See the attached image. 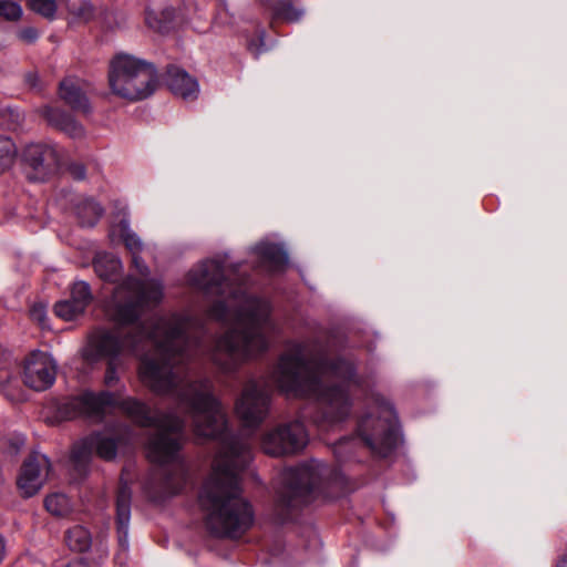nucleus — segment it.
Segmentation results:
<instances>
[{
  "label": "nucleus",
  "mask_w": 567,
  "mask_h": 567,
  "mask_svg": "<svg viewBox=\"0 0 567 567\" xmlns=\"http://www.w3.org/2000/svg\"><path fill=\"white\" fill-rule=\"evenodd\" d=\"M181 400L186 405L194 434L220 444L212 474L198 493L205 527L217 538L239 539L255 524L254 506L241 495V473L251 461L250 446L230 429L208 379L189 381Z\"/></svg>",
  "instance_id": "obj_1"
},
{
  "label": "nucleus",
  "mask_w": 567,
  "mask_h": 567,
  "mask_svg": "<svg viewBox=\"0 0 567 567\" xmlns=\"http://www.w3.org/2000/svg\"><path fill=\"white\" fill-rule=\"evenodd\" d=\"M145 340L154 344L153 353L140 358L138 375L142 382L155 394H172L178 389V367H187L199 347L184 326L169 324L163 330L155 326L147 330L143 324L124 334L101 329L90 336L84 358L91 362L118 360L123 352L136 355Z\"/></svg>",
  "instance_id": "obj_2"
},
{
  "label": "nucleus",
  "mask_w": 567,
  "mask_h": 567,
  "mask_svg": "<svg viewBox=\"0 0 567 567\" xmlns=\"http://www.w3.org/2000/svg\"><path fill=\"white\" fill-rule=\"evenodd\" d=\"M322 370L338 379V383L326 385L321 374L312 369L303 355L302 344L295 352L282 354L277 370L279 390L293 398L317 401L315 422L318 425H334L344 421L351 411L350 391L362 385L355 362L344 355L321 359Z\"/></svg>",
  "instance_id": "obj_3"
},
{
  "label": "nucleus",
  "mask_w": 567,
  "mask_h": 567,
  "mask_svg": "<svg viewBox=\"0 0 567 567\" xmlns=\"http://www.w3.org/2000/svg\"><path fill=\"white\" fill-rule=\"evenodd\" d=\"M112 409H120L141 427L157 430L147 444L148 456L153 463L168 465L178 460L184 445L185 421L173 413L153 411L148 404L136 398L118 399L114 392L107 390H84L60 403L56 413L63 421L83 419L101 423Z\"/></svg>",
  "instance_id": "obj_4"
},
{
  "label": "nucleus",
  "mask_w": 567,
  "mask_h": 567,
  "mask_svg": "<svg viewBox=\"0 0 567 567\" xmlns=\"http://www.w3.org/2000/svg\"><path fill=\"white\" fill-rule=\"evenodd\" d=\"M271 305L257 296H248L246 305L235 311L234 324L217 337L212 353L221 373L235 375L243 364L268 351L265 329L271 322Z\"/></svg>",
  "instance_id": "obj_5"
},
{
  "label": "nucleus",
  "mask_w": 567,
  "mask_h": 567,
  "mask_svg": "<svg viewBox=\"0 0 567 567\" xmlns=\"http://www.w3.org/2000/svg\"><path fill=\"white\" fill-rule=\"evenodd\" d=\"M346 484L341 468L323 462L311 461L287 468L274 505L276 523L284 525L295 522L305 506L318 499H334Z\"/></svg>",
  "instance_id": "obj_6"
},
{
  "label": "nucleus",
  "mask_w": 567,
  "mask_h": 567,
  "mask_svg": "<svg viewBox=\"0 0 567 567\" xmlns=\"http://www.w3.org/2000/svg\"><path fill=\"white\" fill-rule=\"evenodd\" d=\"M374 403L372 411L357 420L354 435L342 436L333 445L339 463L354 458L359 446L379 458H386L396 450L401 435L398 415L385 399L377 396Z\"/></svg>",
  "instance_id": "obj_7"
},
{
  "label": "nucleus",
  "mask_w": 567,
  "mask_h": 567,
  "mask_svg": "<svg viewBox=\"0 0 567 567\" xmlns=\"http://www.w3.org/2000/svg\"><path fill=\"white\" fill-rule=\"evenodd\" d=\"M109 84L114 94L130 101H140L155 92L158 74L153 63L118 53L110 64Z\"/></svg>",
  "instance_id": "obj_8"
},
{
  "label": "nucleus",
  "mask_w": 567,
  "mask_h": 567,
  "mask_svg": "<svg viewBox=\"0 0 567 567\" xmlns=\"http://www.w3.org/2000/svg\"><path fill=\"white\" fill-rule=\"evenodd\" d=\"M125 289L133 292L131 297L122 302H118L114 309V319L121 326L134 324L133 329L143 324L150 330L141 317L145 308L151 303H159L163 298V292L157 284L147 285L142 278L127 276L123 281Z\"/></svg>",
  "instance_id": "obj_9"
},
{
  "label": "nucleus",
  "mask_w": 567,
  "mask_h": 567,
  "mask_svg": "<svg viewBox=\"0 0 567 567\" xmlns=\"http://www.w3.org/2000/svg\"><path fill=\"white\" fill-rule=\"evenodd\" d=\"M309 442L306 425L300 420L281 423L266 432L261 439L264 452L271 456L300 453Z\"/></svg>",
  "instance_id": "obj_10"
},
{
  "label": "nucleus",
  "mask_w": 567,
  "mask_h": 567,
  "mask_svg": "<svg viewBox=\"0 0 567 567\" xmlns=\"http://www.w3.org/2000/svg\"><path fill=\"white\" fill-rule=\"evenodd\" d=\"M20 162L30 182H47L59 169L60 156L56 147L44 142H32L21 150Z\"/></svg>",
  "instance_id": "obj_11"
},
{
  "label": "nucleus",
  "mask_w": 567,
  "mask_h": 567,
  "mask_svg": "<svg viewBox=\"0 0 567 567\" xmlns=\"http://www.w3.org/2000/svg\"><path fill=\"white\" fill-rule=\"evenodd\" d=\"M188 282L206 295L237 298L241 293V288L233 287L225 275L224 262L216 259L205 260L190 270Z\"/></svg>",
  "instance_id": "obj_12"
},
{
  "label": "nucleus",
  "mask_w": 567,
  "mask_h": 567,
  "mask_svg": "<svg viewBox=\"0 0 567 567\" xmlns=\"http://www.w3.org/2000/svg\"><path fill=\"white\" fill-rule=\"evenodd\" d=\"M271 394L267 386L250 379L244 386L235 403V412L244 426L257 429L267 417Z\"/></svg>",
  "instance_id": "obj_13"
},
{
  "label": "nucleus",
  "mask_w": 567,
  "mask_h": 567,
  "mask_svg": "<svg viewBox=\"0 0 567 567\" xmlns=\"http://www.w3.org/2000/svg\"><path fill=\"white\" fill-rule=\"evenodd\" d=\"M56 367L52 358L42 351L31 352L24 360L22 380L34 391H44L55 381Z\"/></svg>",
  "instance_id": "obj_14"
},
{
  "label": "nucleus",
  "mask_w": 567,
  "mask_h": 567,
  "mask_svg": "<svg viewBox=\"0 0 567 567\" xmlns=\"http://www.w3.org/2000/svg\"><path fill=\"white\" fill-rule=\"evenodd\" d=\"M50 462L43 454L33 452L22 463L17 485L24 497L35 495L43 484V473L49 468Z\"/></svg>",
  "instance_id": "obj_15"
},
{
  "label": "nucleus",
  "mask_w": 567,
  "mask_h": 567,
  "mask_svg": "<svg viewBox=\"0 0 567 567\" xmlns=\"http://www.w3.org/2000/svg\"><path fill=\"white\" fill-rule=\"evenodd\" d=\"M132 491L127 485H121L116 493V533L118 546L123 550L128 548V526L131 520Z\"/></svg>",
  "instance_id": "obj_16"
},
{
  "label": "nucleus",
  "mask_w": 567,
  "mask_h": 567,
  "mask_svg": "<svg viewBox=\"0 0 567 567\" xmlns=\"http://www.w3.org/2000/svg\"><path fill=\"white\" fill-rule=\"evenodd\" d=\"M166 84L172 93L184 100L195 99L198 93V83L185 70L168 65L166 69Z\"/></svg>",
  "instance_id": "obj_17"
},
{
  "label": "nucleus",
  "mask_w": 567,
  "mask_h": 567,
  "mask_svg": "<svg viewBox=\"0 0 567 567\" xmlns=\"http://www.w3.org/2000/svg\"><path fill=\"white\" fill-rule=\"evenodd\" d=\"M59 95L74 112L89 114L91 105L85 93L70 79H64L59 85Z\"/></svg>",
  "instance_id": "obj_18"
},
{
  "label": "nucleus",
  "mask_w": 567,
  "mask_h": 567,
  "mask_svg": "<svg viewBox=\"0 0 567 567\" xmlns=\"http://www.w3.org/2000/svg\"><path fill=\"white\" fill-rule=\"evenodd\" d=\"M95 274L104 281L115 282L122 269L121 260L111 252H97L93 259Z\"/></svg>",
  "instance_id": "obj_19"
},
{
  "label": "nucleus",
  "mask_w": 567,
  "mask_h": 567,
  "mask_svg": "<svg viewBox=\"0 0 567 567\" xmlns=\"http://www.w3.org/2000/svg\"><path fill=\"white\" fill-rule=\"evenodd\" d=\"M89 442L93 444L94 452L104 461H112L116 457L120 435H106L101 431L89 434Z\"/></svg>",
  "instance_id": "obj_20"
},
{
  "label": "nucleus",
  "mask_w": 567,
  "mask_h": 567,
  "mask_svg": "<svg viewBox=\"0 0 567 567\" xmlns=\"http://www.w3.org/2000/svg\"><path fill=\"white\" fill-rule=\"evenodd\" d=\"M43 115L48 123L72 136L81 133V125L66 111L59 107L47 106Z\"/></svg>",
  "instance_id": "obj_21"
},
{
  "label": "nucleus",
  "mask_w": 567,
  "mask_h": 567,
  "mask_svg": "<svg viewBox=\"0 0 567 567\" xmlns=\"http://www.w3.org/2000/svg\"><path fill=\"white\" fill-rule=\"evenodd\" d=\"M256 252L264 262L268 264L276 271L285 270L289 261L287 251L275 243L258 245Z\"/></svg>",
  "instance_id": "obj_22"
},
{
  "label": "nucleus",
  "mask_w": 567,
  "mask_h": 567,
  "mask_svg": "<svg viewBox=\"0 0 567 567\" xmlns=\"http://www.w3.org/2000/svg\"><path fill=\"white\" fill-rule=\"evenodd\" d=\"M176 11L173 7H166L161 11L146 9L145 22L152 30L166 34L175 27Z\"/></svg>",
  "instance_id": "obj_23"
},
{
  "label": "nucleus",
  "mask_w": 567,
  "mask_h": 567,
  "mask_svg": "<svg viewBox=\"0 0 567 567\" xmlns=\"http://www.w3.org/2000/svg\"><path fill=\"white\" fill-rule=\"evenodd\" d=\"M262 8L271 14L272 20L293 22L299 20L298 11L290 0H259Z\"/></svg>",
  "instance_id": "obj_24"
},
{
  "label": "nucleus",
  "mask_w": 567,
  "mask_h": 567,
  "mask_svg": "<svg viewBox=\"0 0 567 567\" xmlns=\"http://www.w3.org/2000/svg\"><path fill=\"white\" fill-rule=\"evenodd\" d=\"M75 213L82 227H94L102 217L104 209L93 198H85L76 205Z\"/></svg>",
  "instance_id": "obj_25"
},
{
  "label": "nucleus",
  "mask_w": 567,
  "mask_h": 567,
  "mask_svg": "<svg viewBox=\"0 0 567 567\" xmlns=\"http://www.w3.org/2000/svg\"><path fill=\"white\" fill-rule=\"evenodd\" d=\"M64 540L66 546L75 553H85L92 545L91 533L81 525L69 528L65 532Z\"/></svg>",
  "instance_id": "obj_26"
},
{
  "label": "nucleus",
  "mask_w": 567,
  "mask_h": 567,
  "mask_svg": "<svg viewBox=\"0 0 567 567\" xmlns=\"http://www.w3.org/2000/svg\"><path fill=\"white\" fill-rule=\"evenodd\" d=\"M94 453L93 444L89 442V435L85 436L80 443L74 445L71 453V461L74 470L80 475H85L89 470L91 457Z\"/></svg>",
  "instance_id": "obj_27"
},
{
  "label": "nucleus",
  "mask_w": 567,
  "mask_h": 567,
  "mask_svg": "<svg viewBox=\"0 0 567 567\" xmlns=\"http://www.w3.org/2000/svg\"><path fill=\"white\" fill-rule=\"evenodd\" d=\"M117 228L125 248L131 254H141L143 250V243L140 237L131 230L130 221L126 218H122L117 224Z\"/></svg>",
  "instance_id": "obj_28"
},
{
  "label": "nucleus",
  "mask_w": 567,
  "mask_h": 567,
  "mask_svg": "<svg viewBox=\"0 0 567 567\" xmlns=\"http://www.w3.org/2000/svg\"><path fill=\"white\" fill-rule=\"evenodd\" d=\"M44 507L54 516H64L70 511V501L62 493H53L45 497Z\"/></svg>",
  "instance_id": "obj_29"
},
{
  "label": "nucleus",
  "mask_w": 567,
  "mask_h": 567,
  "mask_svg": "<svg viewBox=\"0 0 567 567\" xmlns=\"http://www.w3.org/2000/svg\"><path fill=\"white\" fill-rule=\"evenodd\" d=\"M27 6L31 11L49 21L55 19L58 11L55 0H28Z\"/></svg>",
  "instance_id": "obj_30"
},
{
  "label": "nucleus",
  "mask_w": 567,
  "mask_h": 567,
  "mask_svg": "<svg viewBox=\"0 0 567 567\" xmlns=\"http://www.w3.org/2000/svg\"><path fill=\"white\" fill-rule=\"evenodd\" d=\"M70 298L78 303L79 309L85 310L93 299L90 285L85 281L74 282Z\"/></svg>",
  "instance_id": "obj_31"
},
{
  "label": "nucleus",
  "mask_w": 567,
  "mask_h": 567,
  "mask_svg": "<svg viewBox=\"0 0 567 567\" xmlns=\"http://www.w3.org/2000/svg\"><path fill=\"white\" fill-rule=\"evenodd\" d=\"M17 155V148L10 137L0 135V174L8 169Z\"/></svg>",
  "instance_id": "obj_32"
},
{
  "label": "nucleus",
  "mask_w": 567,
  "mask_h": 567,
  "mask_svg": "<svg viewBox=\"0 0 567 567\" xmlns=\"http://www.w3.org/2000/svg\"><path fill=\"white\" fill-rule=\"evenodd\" d=\"M85 310L79 309L78 303L73 301L71 298L66 300L58 301L54 305V313L66 321L75 319L78 316L82 315Z\"/></svg>",
  "instance_id": "obj_33"
},
{
  "label": "nucleus",
  "mask_w": 567,
  "mask_h": 567,
  "mask_svg": "<svg viewBox=\"0 0 567 567\" xmlns=\"http://www.w3.org/2000/svg\"><path fill=\"white\" fill-rule=\"evenodd\" d=\"M23 115L17 109L6 107L0 112V124L7 130L16 131L21 126Z\"/></svg>",
  "instance_id": "obj_34"
},
{
  "label": "nucleus",
  "mask_w": 567,
  "mask_h": 567,
  "mask_svg": "<svg viewBox=\"0 0 567 567\" xmlns=\"http://www.w3.org/2000/svg\"><path fill=\"white\" fill-rule=\"evenodd\" d=\"M229 312V306L224 299L215 300L207 310L208 317L220 323L228 321Z\"/></svg>",
  "instance_id": "obj_35"
},
{
  "label": "nucleus",
  "mask_w": 567,
  "mask_h": 567,
  "mask_svg": "<svg viewBox=\"0 0 567 567\" xmlns=\"http://www.w3.org/2000/svg\"><path fill=\"white\" fill-rule=\"evenodd\" d=\"M22 16V8L18 2L0 0V17L8 21H18Z\"/></svg>",
  "instance_id": "obj_36"
},
{
  "label": "nucleus",
  "mask_w": 567,
  "mask_h": 567,
  "mask_svg": "<svg viewBox=\"0 0 567 567\" xmlns=\"http://www.w3.org/2000/svg\"><path fill=\"white\" fill-rule=\"evenodd\" d=\"M117 360H110L106 361V369L104 374V384L107 388H113L118 382V375H117Z\"/></svg>",
  "instance_id": "obj_37"
},
{
  "label": "nucleus",
  "mask_w": 567,
  "mask_h": 567,
  "mask_svg": "<svg viewBox=\"0 0 567 567\" xmlns=\"http://www.w3.org/2000/svg\"><path fill=\"white\" fill-rule=\"evenodd\" d=\"M265 31L259 30L254 37L248 40V50L258 56L265 49Z\"/></svg>",
  "instance_id": "obj_38"
},
{
  "label": "nucleus",
  "mask_w": 567,
  "mask_h": 567,
  "mask_svg": "<svg viewBox=\"0 0 567 567\" xmlns=\"http://www.w3.org/2000/svg\"><path fill=\"white\" fill-rule=\"evenodd\" d=\"M16 379L14 370L12 369V363L9 362L0 367V386L4 390L11 382Z\"/></svg>",
  "instance_id": "obj_39"
},
{
  "label": "nucleus",
  "mask_w": 567,
  "mask_h": 567,
  "mask_svg": "<svg viewBox=\"0 0 567 567\" xmlns=\"http://www.w3.org/2000/svg\"><path fill=\"white\" fill-rule=\"evenodd\" d=\"M131 268L135 270L137 275H140L142 278H146L150 275V269L147 265L144 262L143 258L140 256V254H131Z\"/></svg>",
  "instance_id": "obj_40"
},
{
  "label": "nucleus",
  "mask_w": 567,
  "mask_h": 567,
  "mask_svg": "<svg viewBox=\"0 0 567 567\" xmlns=\"http://www.w3.org/2000/svg\"><path fill=\"white\" fill-rule=\"evenodd\" d=\"M38 38L39 31L34 27H24L18 32V39L27 44L34 43Z\"/></svg>",
  "instance_id": "obj_41"
},
{
  "label": "nucleus",
  "mask_w": 567,
  "mask_h": 567,
  "mask_svg": "<svg viewBox=\"0 0 567 567\" xmlns=\"http://www.w3.org/2000/svg\"><path fill=\"white\" fill-rule=\"evenodd\" d=\"M69 173L75 181H83L86 176V168L83 164L73 162L69 165Z\"/></svg>",
  "instance_id": "obj_42"
},
{
  "label": "nucleus",
  "mask_w": 567,
  "mask_h": 567,
  "mask_svg": "<svg viewBox=\"0 0 567 567\" xmlns=\"http://www.w3.org/2000/svg\"><path fill=\"white\" fill-rule=\"evenodd\" d=\"M30 317L33 321L43 324L47 318L45 307L41 303L33 305L32 308L30 309Z\"/></svg>",
  "instance_id": "obj_43"
},
{
  "label": "nucleus",
  "mask_w": 567,
  "mask_h": 567,
  "mask_svg": "<svg viewBox=\"0 0 567 567\" xmlns=\"http://www.w3.org/2000/svg\"><path fill=\"white\" fill-rule=\"evenodd\" d=\"M25 82L30 85L32 89L38 87L39 78L37 73H27L25 74Z\"/></svg>",
  "instance_id": "obj_44"
},
{
  "label": "nucleus",
  "mask_w": 567,
  "mask_h": 567,
  "mask_svg": "<svg viewBox=\"0 0 567 567\" xmlns=\"http://www.w3.org/2000/svg\"><path fill=\"white\" fill-rule=\"evenodd\" d=\"M66 567H89V566L83 559H79V560L68 564Z\"/></svg>",
  "instance_id": "obj_45"
},
{
  "label": "nucleus",
  "mask_w": 567,
  "mask_h": 567,
  "mask_svg": "<svg viewBox=\"0 0 567 567\" xmlns=\"http://www.w3.org/2000/svg\"><path fill=\"white\" fill-rule=\"evenodd\" d=\"M556 567H567V555L566 556H563L558 563H557V566Z\"/></svg>",
  "instance_id": "obj_46"
},
{
  "label": "nucleus",
  "mask_w": 567,
  "mask_h": 567,
  "mask_svg": "<svg viewBox=\"0 0 567 567\" xmlns=\"http://www.w3.org/2000/svg\"><path fill=\"white\" fill-rule=\"evenodd\" d=\"M238 270V265H235L234 266V271H237Z\"/></svg>",
  "instance_id": "obj_47"
}]
</instances>
